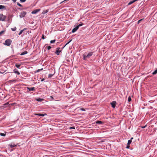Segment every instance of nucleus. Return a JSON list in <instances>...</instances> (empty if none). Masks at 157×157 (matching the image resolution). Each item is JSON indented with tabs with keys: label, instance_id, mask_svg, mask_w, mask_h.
<instances>
[{
	"label": "nucleus",
	"instance_id": "obj_9",
	"mask_svg": "<svg viewBox=\"0 0 157 157\" xmlns=\"http://www.w3.org/2000/svg\"><path fill=\"white\" fill-rule=\"evenodd\" d=\"M27 90H29V91H34L35 90L34 87H27Z\"/></svg>",
	"mask_w": 157,
	"mask_h": 157
},
{
	"label": "nucleus",
	"instance_id": "obj_14",
	"mask_svg": "<svg viewBox=\"0 0 157 157\" xmlns=\"http://www.w3.org/2000/svg\"><path fill=\"white\" fill-rule=\"evenodd\" d=\"M48 10H44L42 13L43 14H44L46 13H47V12H48Z\"/></svg>",
	"mask_w": 157,
	"mask_h": 157
},
{
	"label": "nucleus",
	"instance_id": "obj_44",
	"mask_svg": "<svg viewBox=\"0 0 157 157\" xmlns=\"http://www.w3.org/2000/svg\"><path fill=\"white\" fill-rule=\"evenodd\" d=\"M8 103H6V104H5V105H7V104H8Z\"/></svg>",
	"mask_w": 157,
	"mask_h": 157
},
{
	"label": "nucleus",
	"instance_id": "obj_8",
	"mask_svg": "<svg viewBox=\"0 0 157 157\" xmlns=\"http://www.w3.org/2000/svg\"><path fill=\"white\" fill-rule=\"evenodd\" d=\"M78 29V26H77L74 28L72 30V32L73 33H74Z\"/></svg>",
	"mask_w": 157,
	"mask_h": 157
},
{
	"label": "nucleus",
	"instance_id": "obj_33",
	"mask_svg": "<svg viewBox=\"0 0 157 157\" xmlns=\"http://www.w3.org/2000/svg\"><path fill=\"white\" fill-rule=\"evenodd\" d=\"M26 0H20V2H23L25 1Z\"/></svg>",
	"mask_w": 157,
	"mask_h": 157
},
{
	"label": "nucleus",
	"instance_id": "obj_2",
	"mask_svg": "<svg viewBox=\"0 0 157 157\" xmlns=\"http://www.w3.org/2000/svg\"><path fill=\"white\" fill-rule=\"evenodd\" d=\"M11 42L12 41L10 39H7L6 40L4 44L5 45L9 46L10 45Z\"/></svg>",
	"mask_w": 157,
	"mask_h": 157
},
{
	"label": "nucleus",
	"instance_id": "obj_10",
	"mask_svg": "<svg viewBox=\"0 0 157 157\" xmlns=\"http://www.w3.org/2000/svg\"><path fill=\"white\" fill-rule=\"evenodd\" d=\"M14 72L17 74V75H20V72L17 70V69H15L13 70Z\"/></svg>",
	"mask_w": 157,
	"mask_h": 157
},
{
	"label": "nucleus",
	"instance_id": "obj_4",
	"mask_svg": "<svg viewBox=\"0 0 157 157\" xmlns=\"http://www.w3.org/2000/svg\"><path fill=\"white\" fill-rule=\"evenodd\" d=\"M26 14V12L25 11H23L21 12L20 15V17L21 18H22L25 16V15Z\"/></svg>",
	"mask_w": 157,
	"mask_h": 157
},
{
	"label": "nucleus",
	"instance_id": "obj_24",
	"mask_svg": "<svg viewBox=\"0 0 157 157\" xmlns=\"http://www.w3.org/2000/svg\"><path fill=\"white\" fill-rule=\"evenodd\" d=\"M21 66V65L20 64H16L15 65V66L17 68H19L20 66Z\"/></svg>",
	"mask_w": 157,
	"mask_h": 157
},
{
	"label": "nucleus",
	"instance_id": "obj_45",
	"mask_svg": "<svg viewBox=\"0 0 157 157\" xmlns=\"http://www.w3.org/2000/svg\"><path fill=\"white\" fill-rule=\"evenodd\" d=\"M133 139V137H132V138H131L130 140H132Z\"/></svg>",
	"mask_w": 157,
	"mask_h": 157
},
{
	"label": "nucleus",
	"instance_id": "obj_38",
	"mask_svg": "<svg viewBox=\"0 0 157 157\" xmlns=\"http://www.w3.org/2000/svg\"><path fill=\"white\" fill-rule=\"evenodd\" d=\"M4 31H2L1 32H0V35H1L2 33H3Z\"/></svg>",
	"mask_w": 157,
	"mask_h": 157
},
{
	"label": "nucleus",
	"instance_id": "obj_34",
	"mask_svg": "<svg viewBox=\"0 0 157 157\" xmlns=\"http://www.w3.org/2000/svg\"><path fill=\"white\" fill-rule=\"evenodd\" d=\"M35 115L40 116V113H35Z\"/></svg>",
	"mask_w": 157,
	"mask_h": 157
},
{
	"label": "nucleus",
	"instance_id": "obj_39",
	"mask_svg": "<svg viewBox=\"0 0 157 157\" xmlns=\"http://www.w3.org/2000/svg\"><path fill=\"white\" fill-rule=\"evenodd\" d=\"M52 74H49V77H52Z\"/></svg>",
	"mask_w": 157,
	"mask_h": 157
},
{
	"label": "nucleus",
	"instance_id": "obj_29",
	"mask_svg": "<svg viewBox=\"0 0 157 157\" xmlns=\"http://www.w3.org/2000/svg\"><path fill=\"white\" fill-rule=\"evenodd\" d=\"M72 40H70L64 46V47H65L69 43H70L71 41Z\"/></svg>",
	"mask_w": 157,
	"mask_h": 157
},
{
	"label": "nucleus",
	"instance_id": "obj_3",
	"mask_svg": "<svg viewBox=\"0 0 157 157\" xmlns=\"http://www.w3.org/2000/svg\"><path fill=\"white\" fill-rule=\"evenodd\" d=\"M6 18V17L2 14H0V21H4Z\"/></svg>",
	"mask_w": 157,
	"mask_h": 157
},
{
	"label": "nucleus",
	"instance_id": "obj_1",
	"mask_svg": "<svg viewBox=\"0 0 157 157\" xmlns=\"http://www.w3.org/2000/svg\"><path fill=\"white\" fill-rule=\"evenodd\" d=\"M93 52H90L89 53L86 52L83 55V59L86 60L87 59H89L93 55Z\"/></svg>",
	"mask_w": 157,
	"mask_h": 157
},
{
	"label": "nucleus",
	"instance_id": "obj_19",
	"mask_svg": "<svg viewBox=\"0 0 157 157\" xmlns=\"http://www.w3.org/2000/svg\"><path fill=\"white\" fill-rule=\"evenodd\" d=\"M10 146L11 148L13 147H15L16 146V145L15 144H10Z\"/></svg>",
	"mask_w": 157,
	"mask_h": 157
},
{
	"label": "nucleus",
	"instance_id": "obj_36",
	"mask_svg": "<svg viewBox=\"0 0 157 157\" xmlns=\"http://www.w3.org/2000/svg\"><path fill=\"white\" fill-rule=\"evenodd\" d=\"M143 19H140V20H139V21H138V23H140V21H142V20H143Z\"/></svg>",
	"mask_w": 157,
	"mask_h": 157
},
{
	"label": "nucleus",
	"instance_id": "obj_27",
	"mask_svg": "<svg viewBox=\"0 0 157 157\" xmlns=\"http://www.w3.org/2000/svg\"><path fill=\"white\" fill-rule=\"evenodd\" d=\"M83 25V24L81 23V24H80L79 25H78L77 26H78V28H79V27L81 26H82Z\"/></svg>",
	"mask_w": 157,
	"mask_h": 157
},
{
	"label": "nucleus",
	"instance_id": "obj_5",
	"mask_svg": "<svg viewBox=\"0 0 157 157\" xmlns=\"http://www.w3.org/2000/svg\"><path fill=\"white\" fill-rule=\"evenodd\" d=\"M40 9H36L35 10H34L31 13L33 14H36L37 12H38L40 11Z\"/></svg>",
	"mask_w": 157,
	"mask_h": 157
},
{
	"label": "nucleus",
	"instance_id": "obj_42",
	"mask_svg": "<svg viewBox=\"0 0 157 157\" xmlns=\"http://www.w3.org/2000/svg\"><path fill=\"white\" fill-rule=\"evenodd\" d=\"M81 110H82V111H85V109H83V108L81 109Z\"/></svg>",
	"mask_w": 157,
	"mask_h": 157
},
{
	"label": "nucleus",
	"instance_id": "obj_21",
	"mask_svg": "<svg viewBox=\"0 0 157 157\" xmlns=\"http://www.w3.org/2000/svg\"><path fill=\"white\" fill-rule=\"evenodd\" d=\"M132 141L131 140H129L128 141V145H130L132 143Z\"/></svg>",
	"mask_w": 157,
	"mask_h": 157
},
{
	"label": "nucleus",
	"instance_id": "obj_43",
	"mask_svg": "<svg viewBox=\"0 0 157 157\" xmlns=\"http://www.w3.org/2000/svg\"><path fill=\"white\" fill-rule=\"evenodd\" d=\"M41 70L40 69H38L37 71V72H38Z\"/></svg>",
	"mask_w": 157,
	"mask_h": 157
},
{
	"label": "nucleus",
	"instance_id": "obj_7",
	"mask_svg": "<svg viewBox=\"0 0 157 157\" xmlns=\"http://www.w3.org/2000/svg\"><path fill=\"white\" fill-rule=\"evenodd\" d=\"M60 49V48H57V50L55 52V53L57 55H59V53L61 52V51L59 50V49Z\"/></svg>",
	"mask_w": 157,
	"mask_h": 157
},
{
	"label": "nucleus",
	"instance_id": "obj_31",
	"mask_svg": "<svg viewBox=\"0 0 157 157\" xmlns=\"http://www.w3.org/2000/svg\"><path fill=\"white\" fill-rule=\"evenodd\" d=\"M17 5L18 6H20V7L22 6L19 3L17 2Z\"/></svg>",
	"mask_w": 157,
	"mask_h": 157
},
{
	"label": "nucleus",
	"instance_id": "obj_23",
	"mask_svg": "<svg viewBox=\"0 0 157 157\" xmlns=\"http://www.w3.org/2000/svg\"><path fill=\"white\" fill-rule=\"evenodd\" d=\"M0 135L2 136H6V134L4 133H3L0 132Z\"/></svg>",
	"mask_w": 157,
	"mask_h": 157
},
{
	"label": "nucleus",
	"instance_id": "obj_40",
	"mask_svg": "<svg viewBox=\"0 0 157 157\" xmlns=\"http://www.w3.org/2000/svg\"><path fill=\"white\" fill-rule=\"evenodd\" d=\"M50 97L51 98V99H52V100H53V99L54 98H53V97L52 96H50Z\"/></svg>",
	"mask_w": 157,
	"mask_h": 157
},
{
	"label": "nucleus",
	"instance_id": "obj_32",
	"mask_svg": "<svg viewBox=\"0 0 157 157\" xmlns=\"http://www.w3.org/2000/svg\"><path fill=\"white\" fill-rule=\"evenodd\" d=\"M42 38L43 39H44L45 38L44 37V34L42 35Z\"/></svg>",
	"mask_w": 157,
	"mask_h": 157
},
{
	"label": "nucleus",
	"instance_id": "obj_17",
	"mask_svg": "<svg viewBox=\"0 0 157 157\" xmlns=\"http://www.w3.org/2000/svg\"><path fill=\"white\" fill-rule=\"evenodd\" d=\"M17 81V80L16 79H14V80H10L9 81L10 82H15Z\"/></svg>",
	"mask_w": 157,
	"mask_h": 157
},
{
	"label": "nucleus",
	"instance_id": "obj_13",
	"mask_svg": "<svg viewBox=\"0 0 157 157\" xmlns=\"http://www.w3.org/2000/svg\"><path fill=\"white\" fill-rule=\"evenodd\" d=\"M26 29L25 28V29H22V30H21L20 32L18 34H19V35H21V34L23 32V31H24V30H26Z\"/></svg>",
	"mask_w": 157,
	"mask_h": 157
},
{
	"label": "nucleus",
	"instance_id": "obj_41",
	"mask_svg": "<svg viewBox=\"0 0 157 157\" xmlns=\"http://www.w3.org/2000/svg\"><path fill=\"white\" fill-rule=\"evenodd\" d=\"M70 128H72V129H75V128L74 127H71Z\"/></svg>",
	"mask_w": 157,
	"mask_h": 157
},
{
	"label": "nucleus",
	"instance_id": "obj_15",
	"mask_svg": "<svg viewBox=\"0 0 157 157\" xmlns=\"http://www.w3.org/2000/svg\"><path fill=\"white\" fill-rule=\"evenodd\" d=\"M96 123L99 124H102L103 123L101 121H96Z\"/></svg>",
	"mask_w": 157,
	"mask_h": 157
},
{
	"label": "nucleus",
	"instance_id": "obj_22",
	"mask_svg": "<svg viewBox=\"0 0 157 157\" xmlns=\"http://www.w3.org/2000/svg\"><path fill=\"white\" fill-rule=\"evenodd\" d=\"M11 29L12 31H14L16 30L17 28L16 27H14L13 28H11Z\"/></svg>",
	"mask_w": 157,
	"mask_h": 157
},
{
	"label": "nucleus",
	"instance_id": "obj_16",
	"mask_svg": "<svg viewBox=\"0 0 157 157\" xmlns=\"http://www.w3.org/2000/svg\"><path fill=\"white\" fill-rule=\"evenodd\" d=\"M27 53H28L26 51H25V52H23L20 55L21 56H22V55L27 54Z\"/></svg>",
	"mask_w": 157,
	"mask_h": 157
},
{
	"label": "nucleus",
	"instance_id": "obj_28",
	"mask_svg": "<svg viewBox=\"0 0 157 157\" xmlns=\"http://www.w3.org/2000/svg\"><path fill=\"white\" fill-rule=\"evenodd\" d=\"M45 115H46V113H45L44 114L40 113V116L44 117Z\"/></svg>",
	"mask_w": 157,
	"mask_h": 157
},
{
	"label": "nucleus",
	"instance_id": "obj_11",
	"mask_svg": "<svg viewBox=\"0 0 157 157\" xmlns=\"http://www.w3.org/2000/svg\"><path fill=\"white\" fill-rule=\"evenodd\" d=\"M138 0H133L132 1H130L129 3L128 4V5H130L134 2H135L137 1Z\"/></svg>",
	"mask_w": 157,
	"mask_h": 157
},
{
	"label": "nucleus",
	"instance_id": "obj_12",
	"mask_svg": "<svg viewBox=\"0 0 157 157\" xmlns=\"http://www.w3.org/2000/svg\"><path fill=\"white\" fill-rule=\"evenodd\" d=\"M44 99L43 98H37L36 99V100L38 101H41L44 100Z\"/></svg>",
	"mask_w": 157,
	"mask_h": 157
},
{
	"label": "nucleus",
	"instance_id": "obj_20",
	"mask_svg": "<svg viewBox=\"0 0 157 157\" xmlns=\"http://www.w3.org/2000/svg\"><path fill=\"white\" fill-rule=\"evenodd\" d=\"M5 7L4 6H2V5H0V9H5Z\"/></svg>",
	"mask_w": 157,
	"mask_h": 157
},
{
	"label": "nucleus",
	"instance_id": "obj_6",
	"mask_svg": "<svg viewBox=\"0 0 157 157\" xmlns=\"http://www.w3.org/2000/svg\"><path fill=\"white\" fill-rule=\"evenodd\" d=\"M116 101H112L111 103V105H112V106L113 108H115L116 106Z\"/></svg>",
	"mask_w": 157,
	"mask_h": 157
},
{
	"label": "nucleus",
	"instance_id": "obj_37",
	"mask_svg": "<svg viewBox=\"0 0 157 157\" xmlns=\"http://www.w3.org/2000/svg\"><path fill=\"white\" fill-rule=\"evenodd\" d=\"M130 145H128L127 144V147H126V148H129V147H130Z\"/></svg>",
	"mask_w": 157,
	"mask_h": 157
},
{
	"label": "nucleus",
	"instance_id": "obj_30",
	"mask_svg": "<svg viewBox=\"0 0 157 157\" xmlns=\"http://www.w3.org/2000/svg\"><path fill=\"white\" fill-rule=\"evenodd\" d=\"M51 48V47L50 46H48V47H47V49L48 50H50Z\"/></svg>",
	"mask_w": 157,
	"mask_h": 157
},
{
	"label": "nucleus",
	"instance_id": "obj_25",
	"mask_svg": "<svg viewBox=\"0 0 157 157\" xmlns=\"http://www.w3.org/2000/svg\"><path fill=\"white\" fill-rule=\"evenodd\" d=\"M55 41H56V40H52L50 41V43H55Z\"/></svg>",
	"mask_w": 157,
	"mask_h": 157
},
{
	"label": "nucleus",
	"instance_id": "obj_26",
	"mask_svg": "<svg viewBox=\"0 0 157 157\" xmlns=\"http://www.w3.org/2000/svg\"><path fill=\"white\" fill-rule=\"evenodd\" d=\"M131 98L130 96H129L128 98V101L130 102L131 101Z\"/></svg>",
	"mask_w": 157,
	"mask_h": 157
},
{
	"label": "nucleus",
	"instance_id": "obj_35",
	"mask_svg": "<svg viewBox=\"0 0 157 157\" xmlns=\"http://www.w3.org/2000/svg\"><path fill=\"white\" fill-rule=\"evenodd\" d=\"M147 127V125H145L144 126H141V128H145V127Z\"/></svg>",
	"mask_w": 157,
	"mask_h": 157
},
{
	"label": "nucleus",
	"instance_id": "obj_18",
	"mask_svg": "<svg viewBox=\"0 0 157 157\" xmlns=\"http://www.w3.org/2000/svg\"><path fill=\"white\" fill-rule=\"evenodd\" d=\"M157 74V69L155 71L152 73V74L153 75H155Z\"/></svg>",
	"mask_w": 157,
	"mask_h": 157
}]
</instances>
